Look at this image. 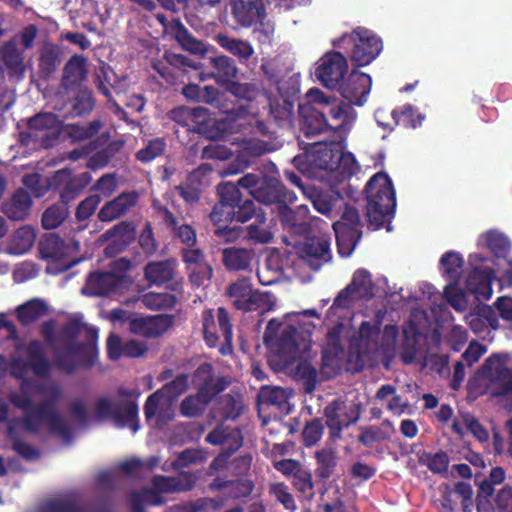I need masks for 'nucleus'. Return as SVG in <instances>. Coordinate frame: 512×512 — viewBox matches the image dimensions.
Masks as SVG:
<instances>
[{
  "label": "nucleus",
  "instance_id": "obj_31",
  "mask_svg": "<svg viewBox=\"0 0 512 512\" xmlns=\"http://www.w3.org/2000/svg\"><path fill=\"white\" fill-rule=\"evenodd\" d=\"M371 329L372 326L369 322H363L360 325L361 336L351 340L347 353V365L352 372H361L369 359L368 340L363 336L368 334Z\"/></svg>",
  "mask_w": 512,
  "mask_h": 512
},
{
  "label": "nucleus",
  "instance_id": "obj_22",
  "mask_svg": "<svg viewBox=\"0 0 512 512\" xmlns=\"http://www.w3.org/2000/svg\"><path fill=\"white\" fill-rule=\"evenodd\" d=\"M327 344L322 349L321 373L330 379L342 370L344 348L340 342L339 332L330 329L327 333Z\"/></svg>",
  "mask_w": 512,
  "mask_h": 512
},
{
  "label": "nucleus",
  "instance_id": "obj_38",
  "mask_svg": "<svg viewBox=\"0 0 512 512\" xmlns=\"http://www.w3.org/2000/svg\"><path fill=\"white\" fill-rule=\"evenodd\" d=\"M157 214L162 222L172 231L173 235L180 239L187 247L196 245V232L192 226L183 224L179 225L178 218L171 210L165 206L157 207Z\"/></svg>",
  "mask_w": 512,
  "mask_h": 512
},
{
  "label": "nucleus",
  "instance_id": "obj_1",
  "mask_svg": "<svg viewBox=\"0 0 512 512\" xmlns=\"http://www.w3.org/2000/svg\"><path fill=\"white\" fill-rule=\"evenodd\" d=\"M218 201L214 205L210 220L212 223H246L255 221L243 227L242 238L254 243H268L273 239L266 221V213L258 208L253 200L243 199L242 193L233 182H223L216 187Z\"/></svg>",
  "mask_w": 512,
  "mask_h": 512
},
{
  "label": "nucleus",
  "instance_id": "obj_41",
  "mask_svg": "<svg viewBox=\"0 0 512 512\" xmlns=\"http://www.w3.org/2000/svg\"><path fill=\"white\" fill-rule=\"evenodd\" d=\"M305 197L315 210L330 218L333 216V208L336 203L343 200L339 192L324 191L314 185L305 188Z\"/></svg>",
  "mask_w": 512,
  "mask_h": 512
},
{
  "label": "nucleus",
  "instance_id": "obj_9",
  "mask_svg": "<svg viewBox=\"0 0 512 512\" xmlns=\"http://www.w3.org/2000/svg\"><path fill=\"white\" fill-rule=\"evenodd\" d=\"M306 99L322 105L325 117H328V130L347 132L355 120V111L350 103L338 101L326 95L318 88H311L306 92Z\"/></svg>",
  "mask_w": 512,
  "mask_h": 512
},
{
  "label": "nucleus",
  "instance_id": "obj_33",
  "mask_svg": "<svg viewBox=\"0 0 512 512\" xmlns=\"http://www.w3.org/2000/svg\"><path fill=\"white\" fill-rule=\"evenodd\" d=\"M138 200V194L135 191L122 192L112 201L107 202L98 211L100 222H112L121 217L131 207L135 206Z\"/></svg>",
  "mask_w": 512,
  "mask_h": 512
},
{
  "label": "nucleus",
  "instance_id": "obj_55",
  "mask_svg": "<svg viewBox=\"0 0 512 512\" xmlns=\"http://www.w3.org/2000/svg\"><path fill=\"white\" fill-rule=\"evenodd\" d=\"M418 461L434 474H447L449 456L445 451L441 450L435 453L422 451L418 454Z\"/></svg>",
  "mask_w": 512,
  "mask_h": 512
},
{
  "label": "nucleus",
  "instance_id": "obj_8",
  "mask_svg": "<svg viewBox=\"0 0 512 512\" xmlns=\"http://www.w3.org/2000/svg\"><path fill=\"white\" fill-rule=\"evenodd\" d=\"M339 142H317L304 154L295 156L292 163L298 171L308 177L316 176L320 170H336Z\"/></svg>",
  "mask_w": 512,
  "mask_h": 512
},
{
  "label": "nucleus",
  "instance_id": "obj_26",
  "mask_svg": "<svg viewBox=\"0 0 512 512\" xmlns=\"http://www.w3.org/2000/svg\"><path fill=\"white\" fill-rule=\"evenodd\" d=\"M300 129L306 137L322 134L328 130V117H325L322 105L308 103L299 106Z\"/></svg>",
  "mask_w": 512,
  "mask_h": 512
},
{
  "label": "nucleus",
  "instance_id": "obj_48",
  "mask_svg": "<svg viewBox=\"0 0 512 512\" xmlns=\"http://www.w3.org/2000/svg\"><path fill=\"white\" fill-rule=\"evenodd\" d=\"M47 312V304L41 299H31L15 309L17 320L22 326H30Z\"/></svg>",
  "mask_w": 512,
  "mask_h": 512
},
{
  "label": "nucleus",
  "instance_id": "obj_45",
  "mask_svg": "<svg viewBox=\"0 0 512 512\" xmlns=\"http://www.w3.org/2000/svg\"><path fill=\"white\" fill-rule=\"evenodd\" d=\"M40 332L45 343L51 349L52 355H54V365L56 369L60 371V368H72L71 364H69V361L66 359L64 351L60 350L59 334L55 335V322H44L41 325Z\"/></svg>",
  "mask_w": 512,
  "mask_h": 512
},
{
  "label": "nucleus",
  "instance_id": "obj_15",
  "mask_svg": "<svg viewBox=\"0 0 512 512\" xmlns=\"http://www.w3.org/2000/svg\"><path fill=\"white\" fill-rule=\"evenodd\" d=\"M230 384L231 378L217 375L211 362H202L192 372V388L210 401L225 391Z\"/></svg>",
  "mask_w": 512,
  "mask_h": 512
},
{
  "label": "nucleus",
  "instance_id": "obj_30",
  "mask_svg": "<svg viewBox=\"0 0 512 512\" xmlns=\"http://www.w3.org/2000/svg\"><path fill=\"white\" fill-rule=\"evenodd\" d=\"M24 52L18 47L15 39L6 41L0 48V66L9 78L21 79L24 77L26 66Z\"/></svg>",
  "mask_w": 512,
  "mask_h": 512
},
{
  "label": "nucleus",
  "instance_id": "obj_7",
  "mask_svg": "<svg viewBox=\"0 0 512 512\" xmlns=\"http://www.w3.org/2000/svg\"><path fill=\"white\" fill-rule=\"evenodd\" d=\"M63 132V122L53 112H40L27 119V130L19 133V142L51 149Z\"/></svg>",
  "mask_w": 512,
  "mask_h": 512
},
{
  "label": "nucleus",
  "instance_id": "obj_53",
  "mask_svg": "<svg viewBox=\"0 0 512 512\" xmlns=\"http://www.w3.org/2000/svg\"><path fill=\"white\" fill-rule=\"evenodd\" d=\"M463 257L454 251L446 252L440 259L443 275L451 282L457 283L463 272Z\"/></svg>",
  "mask_w": 512,
  "mask_h": 512
},
{
  "label": "nucleus",
  "instance_id": "obj_16",
  "mask_svg": "<svg viewBox=\"0 0 512 512\" xmlns=\"http://www.w3.org/2000/svg\"><path fill=\"white\" fill-rule=\"evenodd\" d=\"M315 70L316 78L327 88L339 90L348 73L346 57L336 50L326 53Z\"/></svg>",
  "mask_w": 512,
  "mask_h": 512
},
{
  "label": "nucleus",
  "instance_id": "obj_6",
  "mask_svg": "<svg viewBox=\"0 0 512 512\" xmlns=\"http://www.w3.org/2000/svg\"><path fill=\"white\" fill-rule=\"evenodd\" d=\"M333 47L344 49L357 67L372 63L382 51V40L372 31L358 26L350 34L332 41Z\"/></svg>",
  "mask_w": 512,
  "mask_h": 512
},
{
  "label": "nucleus",
  "instance_id": "obj_24",
  "mask_svg": "<svg viewBox=\"0 0 512 512\" xmlns=\"http://www.w3.org/2000/svg\"><path fill=\"white\" fill-rule=\"evenodd\" d=\"M38 249L43 259L59 263L63 271L70 269L74 263V261L69 259L70 247L55 233L43 235L38 242Z\"/></svg>",
  "mask_w": 512,
  "mask_h": 512
},
{
  "label": "nucleus",
  "instance_id": "obj_60",
  "mask_svg": "<svg viewBox=\"0 0 512 512\" xmlns=\"http://www.w3.org/2000/svg\"><path fill=\"white\" fill-rule=\"evenodd\" d=\"M359 430L357 441L365 447H372L375 443L388 441L391 437L390 432L378 425L362 426Z\"/></svg>",
  "mask_w": 512,
  "mask_h": 512
},
{
  "label": "nucleus",
  "instance_id": "obj_14",
  "mask_svg": "<svg viewBox=\"0 0 512 512\" xmlns=\"http://www.w3.org/2000/svg\"><path fill=\"white\" fill-rule=\"evenodd\" d=\"M144 279L149 284L167 285L173 293L181 294L183 291L184 281L182 277H177V261L174 258L147 262L144 265Z\"/></svg>",
  "mask_w": 512,
  "mask_h": 512
},
{
  "label": "nucleus",
  "instance_id": "obj_25",
  "mask_svg": "<svg viewBox=\"0 0 512 512\" xmlns=\"http://www.w3.org/2000/svg\"><path fill=\"white\" fill-rule=\"evenodd\" d=\"M174 324L171 314H155L146 318H134L129 322L132 333L146 338H156L166 333Z\"/></svg>",
  "mask_w": 512,
  "mask_h": 512
},
{
  "label": "nucleus",
  "instance_id": "obj_50",
  "mask_svg": "<svg viewBox=\"0 0 512 512\" xmlns=\"http://www.w3.org/2000/svg\"><path fill=\"white\" fill-rule=\"evenodd\" d=\"M104 237L112 239L113 245L118 247V251H123L136 238L135 226L131 222L122 221L105 231Z\"/></svg>",
  "mask_w": 512,
  "mask_h": 512
},
{
  "label": "nucleus",
  "instance_id": "obj_5",
  "mask_svg": "<svg viewBox=\"0 0 512 512\" xmlns=\"http://www.w3.org/2000/svg\"><path fill=\"white\" fill-rule=\"evenodd\" d=\"M117 395L120 398H128L129 400L113 403L106 397L98 398L95 404L97 419L111 418L120 428L128 427L133 432L138 431L140 425L137 399L141 395L140 389L119 388Z\"/></svg>",
  "mask_w": 512,
  "mask_h": 512
},
{
  "label": "nucleus",
  "instance_id": "obj_56",
  "mask_svg": "<svg viewBox=\"0 0 512 512\" xmlns=\"http://www.w3.org/2000/svg\"><path fill=\"white\" fill-rule=\"evenodd\" d=\"M392 118L394 119V125L400 126L406 129L417 128L421 125L423 117L418 112V109L410 104H407L399 109H394L391 112Z\"/></svg>",
  "mask_w": 512,
  "mask_h": 512
},
{
  "label": "nucleus",
  "instance_id": "obj_57",
  "mask_svg": "<svg viewBox=\"0 0 512 512\" xmlns=\"http://www.w3.org/2000/svg\"><path fill=\"white\" fill-rule=\"evenodd\" d=\"M217 326L224 338V344L220 347L219 352L227 355L232 351L233 329L230 322L228 311L224 307H219L216 312Z\"/></svg>",
  "mask_w": 512,
  "mask_h": 512
},
{
  "label": "nucleus",
  "instance_id": "obj_34",
  "mask_svg": "<svg viewBox=\"0 0 512 512\" xmlns=\"http://www.w3.org/2000/svg\"><path fill=\"white\" fill-rule=\"evenodd\" d=\"M210 77L226 89L238 77L239 68L234 59L221 55L210 58Z\"/></svg>",
  "mask_w": 512,
  "mask_h": 512
},
{
  "label": "nucleus",
  "instance_id": "obj_62",
  "mask_svg": "<svg viewBox=\"0 0 512 512\" xmlns=\"http://www.w3.org/2000/svg\"><path fill=\"white\" fill-rule=\"evenodd\" d=\"M144 307L151 310L171 309L175 306L177 298L169 293L149 292L141 297Z\"/></svg>",
  "mask_w": 512,
  "mask_h": 512
},
{
  "label": "nucleus",
  "instance_id": "obj_51",
  "mask_svg": "<svg viewBox=\"0 0 512 512\" xmlns=\"http://www.w3.org/2000/svg\"><path fill=\"white\" fill-rule=\"evenodd\" d=\"M208 398L196 393L188 395L179 404V413L185 418H197L205 413L206 408L211 403Z\"/></svg>",
  "mask_w": 512,
  "mask_h": 512
},
{
  "label": "nucleus",
  "instance_id": "obj_52",
  "mask_svg": "<svg viewBox=\"0 0 512 512\" xmlns=\"http://www.w3.org/2000/svg\"><path fill=\"white\" fill-rule=\"evenodd\" d=\"M316 469L315 474L319 479L327 480L334 473L338 457L331 448H323L315 452Z\"/></svg>",
  "mask_w": 512,
  "mask_h": 512
},
{
  "label": "nucleus",
  "instance_id": "obj_13",
  "mask_svg": "<svg viewBox=\"0 0 512 512\" xmlns=\"http://www.w3.org/2000/svg\"><path fill=\"white\" fill-rule=\"evenodd\" d=\"M27 361L13 359L11 362V374L16 378H22L27 369L41 378H47L51 373V362L45 354L44 345L40 340H30L26 349Z\"/></svg>",
  "mask_w": 512,
  "mask_h": 512
},
{
  "label": "nucleus",
  "instance_id": "obj_39",
  "mask_svg": "<svg viewBox=\"0 0 512 512\" xmlns=\"http://www.w3.org/2000/svg\"><path fill=\"white\" fill-rule=\"evenodd\" d=\"M31 205V194L24 188H18L9 201L3 204L2 210L12 221H24L30 213Z\"/></svg>",
  "mask_w": 512,
  "mask_h": 512
},
{
  "label": "nucleus",
  "instance_id": "obj_37",
  "mask_svg": "<svg viewBox=\"0 0 512 512\" xmlns=\"http://www.w3.org/2000/svg\"><path fill=\"white\" fill-rule=\"evenodd\" d=\"M276 356L283 368H288L301 357V351L297 343V330L289 327L278 339Z\"/></svg>",
  "mask_w": 512,
  "mask_h": 512
},
{
  "label": "nucleus",
  "instance_id": "obj_28",
  "mask_svg": "<svg viewBox=\"0 0 512 512\" xmlns=\"http://www.w3.org/2000/svg\"><path fill=\"white\" fill-rule=\"evenodd\" d=\"M63 59L64 52L61 45L50 41L44 42L38 50V77L43 81H49Z\"/></svg>",
  "mask_w": 512,
  "mask_h": 512
},
{
  "label": "nucleus",
  "instance_id": "obj_46",
  "mask_svg": "<svg viewBox=\"0 0 512 512\" xmlns=\"http://www.w3.org/2000/svg\"><path fill=\"white\" fill-rule=\"evenodd\" d=\"M217 44L228 53L236 57L239 63L243 64L254 54L253 46L246 40L230 37L225 34L216 36Z\"/></svg>",
  "mask_w": 512,
  "mask_h": 512
},
{
  "label": "nucleus",
  "instance_id": "obj_27",
  "mask_svg": "<svg viewBox=\"0 0 512 512\" xmlns=\"http://www.w3.org/2000/svg\"><path fill=\"white\" fill-rule=\"evenodd\" d=\"M484 374L494 372L496 387L492 393L495 397H503L512 393V371L506 367L505 358L493 353L482 364Z\"/></svg>",
  "mask_w": 512,
  "mask_h": 512
},
{
  "label": "nucleus",
  "instance_id": "obj_19",
  "mask_svg": "<svg viewBox=\"0 0 512 512\" xmlns=\"http://www.w3.org/2000/svg\"><path fill=\"white\" fill-rule=\"evenodd\" d=\"M371 87L372 78L369 74L352 69L338 91L351 105L362 106L367 101Z\"/></svg>",
  "mask_w": 512,
  "mask_h": 512
},
{
  "label": "nucleus",
  "instance_id": "obj_3",
  "mask_svg": "<svg viewBox=\"0 0 512 512\" xmlns=\"http://www.w3.org/2000/svg\"><path fill=\"white\" fill-rule=\"evenodd\" d=\"M365 191L368 222L374 230H378L386 222H390L395 214L396 191L390 177L383 172H378L370 178L365 186Z\"/></svg>",
  "mask_w": 512,
  "mask_h": 512
},
{
  "label": "nucleus",
  "instance_id": "obj_36",
  "mask_svg": "<svg viewBox=\"0 0 512 512\" xmlns=\"http://www.w3.org/2000/svg\"><path fill=\"white\" fill-rule=\"evenodd\" d=\"M493 271L489 268H474L466 280V288L468 292L477 299L491 298L493 294L492 281Z\"/></svg>",
  "mask_w": 512,
  "mask_h": 512
},
{
  "label": "nucleus",
  "instance_id": "obj_43",
  "mask_svg": "<svg viewBox=\"0 0 512 512\" xmlns=\"http://www.w3.org/2000/svg\"><path fill=\"white\" fill-rule=\"evenodd\" d=\"M170 37L185 50L194 55H203L206 53L205 44L194 38L183 22H174L170 26Z\"/></svg>",
  "mask_w": 512,
  "mask_h": 512
},
{
  "label": "nucleus",
  "instance_id": "obj_61",
  "mask_svg": "<svg viewBox=\"0 0 512 512\" xmlns=\"http://www.w3.org/2000/svg\"><path fill=\"white\" fill-rule=\"evenodd\" d=\"M159 389L164 398H167L168 401L172 402L188 391L189 375L185 373L178 374Z\"/></svg>",
  "mask_w": 512,
  "mask_h": 512
},
{
  "label": "nucleus",
  "instance_id": "obj_32",
  "mask_svg": "<svg viewBox=\"0 0 512 512\" xmlns=\"http://www.w3.org/2000/svg\"><path fill=\"white\" fill-rule=\"evenodd\" d=\"M277 213L284 228L298 234L309 230V207L307 205H299L296 209H291L288 204H282L277 209Z\"/></svg>",
  "mask_w": 512,
  "mask_h": 512
},
{
  "label": "nucleus",
  "instance_id": "obj_10",
  "mask_svg": "<svg viewBox=\"0 0 512 512\" xmlns=\"http://www.w3.org/2000/svg\"><path fill=\"white\" fill-rule=\"evenodd\" d=\"M363 224L360 214L354 206L345 204L338 221L332 224L336 245L341 256L348 257L362 237Z\"/></svg>",
  "mask_w": 512,
  "mask_h": 512
},
{
  "label": "nucleus",
  "instance_id": "obj_64",
  "mask_svg": "<svg viewBox=\"0 0 512 512\" xmlns=\"http://www.w3.org/2000/svg\"><path fill=\"white\" fill-rule=\"evenodd\" d=\"M102 128V122L100 119H94L88 122L86 125L70 124L68 126V133L71 138L76 141H82L97 135L99 130Z\"/></svg>",
  "mask_w": 512,
  "mask_h": 512
},
{
  "label": "nucleus",
  "instance_id": "obj_59",
  "mask_svg": "<svg viewBox=\"0 0 512 512\" xmlns=\"http://www.w3.org/2000/svg\"><path fill=\"white\" fill-rule=\"evenodd\" d=\"M69 215V208L64 204H54L48 207L42 214L41 224L45 230H53L59 227Z\"/></svg>",
  "mask_w": 512,
  "mask_h": 512
},
{
  "label": "nucleus",
  "instance_id": "obj_12",
  "mask_svg": "<svg viewBox=\"0 0 512 512\" xmlns=\"http://www.w3.org/2000/svg\"><path fill=\"white\" fill-rule=\"evenodd\" d=\"M91 181L92 176L88 172L74 175L72 169L62 168L56 170L49 179V187L59 194L60 203L68 207L71 202L80 196Z\"/></svg>",
  "mask_w": 512,
  "mask_h": 512
},
{
  "label": "nucleus",
  "instance_id": "obj_35",
  "mask_svg": "<svg viewBox=\"0 0 512 512\" xmlns=\"http://www.w3.org/2000/svg\"><path fill=\"white\" fill-rule=\"evenodd\" d=\"M87 78V59L82 55H73L62 70L61 86L65 90H74Z\"/></svg>",
  "mask_w": 512,
  "mask_h": 512
},
{
  "label": "nucleus",
  "instance_id": "obj_18",
  "mask_svg": "<svg viewBox=\"0 0 512 512\" xmlns=\"http://www.w3.org/2000/svg\"><path fill=\"white\" fill-rule=\"evenodd\" d=\"M205 441L214 446H221V452L214 461L226 463L243 444V436L239 428L217 426L208 433Z\"/></svg>",
  "mask_w": 512,
  "mask_h": 512
},
{
  "label": "nucleus",
  "instance_id": "obj_23",
  "mask_svg": "<svg viewBox=\"0 0 512 512\" xmlns=\"http://www.w3.org/2000/svg\"><path fill=\"white\" fill-rule=\"evenodd\" d=\"M197 69L198 65L192 59L166 50L163 60L153 64V69L171 85L175 84L180 75L187 73L189 69Z\"/></svg>",
  "mask_w": 512,
  "mask_h": 512
},
{
  "label": "nucleus",
  "instance_id": "obj_21",
  "mask_svg": "<svg viewBox=\"0 0 512 512\" xmlns=\"http://www.w3.org/2000/svg\"><path fill=\"white\" fill-rule=\"evenodd\" d=\"M31 410L42 423H47L52 434L67 442L72 440L73 432L70 425L53 407L51 400L44 399L38 405H34Z\"/></svg>",
  "mask_w": 512,
  "mask_h": 512
},
{
  "label": "nucleus",
  "instance_id": "obj_2",
  "mask_svg": "<svg viewBox=\"0 0 512 512\" xmlns=\"http://www.w3.org/2000/svg\"><path fill=\"white\" fill-rule=\"evenodd\" d=\"M97 328L83 324L79 319H71L60 330V350L72 368H60L61 372L72 374L78 369H90L97 361L99 350Z\"/></svg>",
  "mask_w": 512,
  "mask_h": 512
},
{
  "label": "nucleus",
  "instance_id": "obj_42",
  "mask_svg": "<svg viewBox=\"0 0 512 512\" xmlns=\"http://www.w3.org/2000/svg\"><path fill=\"white\" fill-rule=\"evenodd\" d=\"M225 269L230 272L247 271L255 257L252 249L229 247L221 252Z\"/></svg>",
  "mask_w": 512,
  "mask_h": 512
},
{
  "label": "nucleus",
  "instance_id": "obj_44",
  "mask_svg": "<svg viewBox=\"0 0 512 512\" xmlns=\"http://www.w3.org/2000/svg\"><path fill=\"white\" fill-rule=\"evenodd\" d=\"M226 92L235 96L238 101L251 103L259 97L260 94H267L261 80L254 79L251 82H239L235 79L226 89Z\"/></svg>",
  "mask_w": 512,
  "mask_h": 512
},
{
  "label": "nucleus",
  "instance_id": "obj_29",
  "mask_svg": "<svg viewBox=\"0 0 512 512\" xmlns=\"http://www.w3.org/2000/svg\"><path fill=\"white\" fill-rule=\"evenodd\" d=\"M231 14L239 27H251L267 16L263 0H231Z\"/></svg>",
  "mask_w": 512,
  "mask_h": 512
},
{
  "label": "nucleus",
  "instance_id": "obj_63",
  "mask_svg": "<svg viewBox=\"0 0 512 512\" xmlns=\"http://www.w3.org/2000/svg\"><path fill=\"white\" fill-rule=\"evenodd\" d=\"M292 485L306 499L310 500L315 495L312 474L303 466L292 477Z\"/></svg>",
  "mask_w": 512,
  "mask_h": 512
},
{
  "label": "nucleus",
  "instance_id": "obj_11",
  "mask_svg": "<svg viewBox=\"0 0 512 512\" xmlns=\"http://www.w3.org/2000/svg\"><path fill=\"white\" fill-rule=\"evenodd\" d=\"M361 415L360 406L349 404L341 399L332 400L324 408L326 426L329 429L330 440L341 439L344 428L355 424Z\"/></svg>",
  "mask_w": 512,
  "mask_h": 512
},
{
  "label": "nucleus",
  "instance_id": "obj_47",
  "mask_svg": "<svg viewBox=\"0 0 512 512\" xmlns=\"http://www.w3.org/2000/svg\"><path fill=\"white\" fill-rule=\"evenodd\" d=\"M268 101L269 116L278 126H283L284 123H289L293 116L294 104L292 101L283 96H272L271 92L267 90L264 94Z\"/></svg>",
  "mask_w": 512,
  "mask_h": 512
},
{
  "label": "nucleus",
  "instance_id": "obj_17",
  "mask_svg": "<svg viewBox=\"0 0 512 512\" xmlns=\"http://www.w3.org/2000/svg\"><path fill=\"white\" fill-rule=\"evenodd\" d=\"M125 278L112 272H91L86 279L81 293L89 297H103L121 291Z\"/></svg>",
  "mask_w": 512,
  "mask_h": 512
},
{
  "label": "nucleus",
  "instance_id": "obj_54",
  "mask_svg": "<svg viewBox=\"0 0 512 512\" xmlns=\"http://www.w3.org/2000/svg\"><path fill=\"white\" fill-rule=\"evenodd\" d=\"M219 415L224 420H237L242 413L243 403L239 393H229L218 399Z\"/></svg>",
  "mask_w": 512,
  "mask_h": 512
},
{
  "label": "nucleus",
  "instance_id": "obj_4",
  "mask_svg": "<svg viewBox=\"0 0 512 512\" xmlns=\"http://www.w3.org/2000/svg\"><path fill=\"white\" fill-rule=\"evenodd\" d=\"M234 184L248 190L254 202L275 206L276 210L282 204H292L296 200V194L289 191L280 179L262 172L245 174Z\"/></svg>",
  "mask_w": 512,
  "mask_h": 512
},
{
  "label": "nucleus",
  "instance_id": "obj_20",
  "mask_svg": "<svg viewBox=\"0 0 512 512\" xmlns=\"http://www.w3.org/2000/svg\"><path fill=\"white\" fill-rule=\"evenodd\" d=\"M302 257L312 270H319L331 259V237L326 234L306 237Z\"/></svg>",
  "mask_w": 512,
  "mask_h": 512
},
{
  "label": "nucleus",
  "instance_id": "obj_49",
  "mask_svg": "<svg viewBox=\"0 0 512 512\" xmlns=\"http://www.w3.org/2000/svg\"><path fill=\"white\" fill-rule=\"evenodd\" d=\"M349 285L352 287L357 300L369 301L375 297L376 285L372 280V275L367 270H356Z\"/></svg>",
  "mask_w": 512,
  "mask_h": 512
},
{
  "label": "nucleus",
  "instance_id": "obj_58",
  "mask_svg": "<svg viewBox=\"0 0 512 512\" xmlns=\"http://www.w3.org/2000/svg\"><path fill=\"white\" fill-rule=\"evenodd\" d=\"M205 112V109L201 107L197 108H188V107H176L170 112V119L173 120L174 123L187 128L188 130H193L195 125V120L202 116Z\"/></svg>",
  "mask_w": 512,
  "mask_h": 512
},
{
  "label": "nucleus",
  "instance_id": "obj_40",
  "mask_svg": "<svg viewBox=\"0 0 512 512\" xmlns=\"http://www.w3.org/2000/svg\"><path fill=\"white\" fill-rule=\"evenodd\" d=\"M37 512H108L107 508L90 510L88 505L74 495L54 498L44 502Z\"/></svg>",
  "mask_w": 512,
  "mask_h": 512
}]
</instances>
